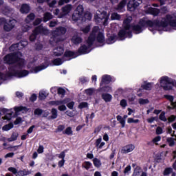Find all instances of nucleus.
Instances as JSON below:
<instances>
[{"mask_svg": "<svg viewBox=\"0 0 176 176\" xmlns=\"http://www.w3.org/2000/svg\"><path fill=\"white\" fill-rule=\"evenodd\" d=\"M168 24L170 27H174L175 30H176V18L171 15H166V18L162 19L160 22L159 21H155L153 22L149 20L141 19L139 24L133 26L132 28L133 31L135 32V34H140L142 32V30H144L145 27H148V30L150 31H153L154 28L157 30L159 27L166 28Z\"/></svg>", "mask_w": 176, "mask_h": 176, "instance_id": "obj_1", "label": "nucleus"}, {"mask_svg": "<svg viewBox=\"0 0 176 176\" xmlns=\"http://www.w3.org/2000/svg\"><path fill=\"white\" fill-rule=\"evenodd\" d=\"M133 18L131 16H128L123 23L124 29L121 30L118 32V38L120 41L124 40L125 38H131L133 35L131 34V26H130V23H131Z\"/></svg>", "mask_w": 176, "mask_h": 176, "instance_id": "obj_2", "label": "nucleus"}, {"mask_svg": "<svg viewBox=\"0 0 176 176\" xmlns=\"http://www.w3.org/2000/svg\"><path fill=\"white\" fill-rule=\"evenodd\" d=\"M97 31H98V26L94 27L92 32L87 40L88 46L86 45L81 46L78 50V53H80V54H86V53H90V51L91 50H90V47H91V45H93L94 41H96L95 35Z\"/></svg>", "mask_w": 176, "mask_h": 176, "instance_id": "obj_3", "label": "nucleus"}, {"mask_svg": "<svg viewBox=\"0 0 176 176\" xmlns=\"http://www.w3.org/2000/svg\"><path fill=\"white\" fill-rule=\"evenodd\" d=\"M21 52H17L10 54L6 55L3 60L6 64H14L17 63L19 67H23L24 65V60L20 57H22Z\"/></svg>", "mask_w": 176, "mask_h": 176, "instance_id": "obj_4", "label": "nucleus"}, {"mask_svg": "<svg viewBox=\"0 0 176 176\" xmlns=\"http://www.w3.org/2000/svg\"><path fill=\"white\" fill-rule=\"evenodd\" d=\"M160 85L163 90L168 91V90H173V87L176 86V82L173 78L165 76L160 78Z\"/></svg>", "mask_w": 176, "mask_h": 176, "instance_id": "obj_5", "label": "nucleus"}, {"mask_svg": "<svg viewBox=\"0 0 176 176\" xmlns=\"http://www.w3.org/2000/svg\"><path fill=\"white\" fill-rule=\"evenodd\" d=\"M52 34L53 36L52 39L54 40L55 43L61 42V41H64V39L61 38L62 35H65V34H67V28L63 26L58 27L53 31Z\"/></svg>", "mask_w": 176, "mask_h": 176, "instance_id": "obj_6", "label": "nucleus"}, {"mask_svg": "<svg viewBox=\"0 0 176 176\" xmlns=\"http://www.w3.org/2000/svg\"><path fill=\"white\" fill-rule=\"evenodd\" d=\"M96 23H102L103 25H108V15L105 11H98L94 15Z\"/></svg>", "mask_w": 176, "mask_h": 176, "instance_id": "obj_7", "label": "nucleus"}, {"mask_svg": "<svg viewBox=\"0 0 176 176\" xmlns=\"http://www.w3.org/2000/svg\"><path fill=\"white\" fill-rule=\"evenodd\" d=\"M48 33H49V30L43 27L42 25H41L40 26L34 29V30L33 31V33L30 36V41L31 42H34V41L36 39V35H38V34H43L44 35H47Z\"/></svg>", "mask_w": 176, "mask_h": 176, "instance_id": "obj_8", "label": "nucleus"}, {"mask_svg": "<svg viewBox=\"0 0 176 176\" xmlns=\"http://www.w3.org/2000/svg\"><path fill=\"white\" fill-rule=\"evenodd\" d=\"M142 3V0H130L127 4L128 10L134 12L135 8H138Z\"/></svg>", "mask_w": 176, "mask_h": 176, "instance_id": "obj_9", "label": "nucleus"}, {"mask_svg": "<svg viewBox=\"0 0 176 176\" xmlns=\"http://www.w3.org/2000/svg\"><path fill=\"white\" fill-rule=\"evenodd\" d=\"M16 20L15 19H11L8 21V23H6L3 26L4 30L6 31V32H9L10 31H12V29L14 28V26L16 25Z\"/></svg>", "mask_w": 176, "mask_h": 176, "instance_id": "obj_10", "label": "nucleus"}, {"mask_svg": "<svg viewBox=\"0 0 176 176\" xmlns=\"http://www.w3.org/2000/svg\"><path fill=\"white\" fill-rule=\"evenodd\" d=\"M1 12L5 16H10L14 13V10L10 8L9 6L4 5L1 8Z\"/></svg>", "mask_w": 176, "mask_h": 176, "instance_id": "obj_11", "label": "nucleus"}, {"mask_svg": "<svg viewBox=\"0 0 176 176\" xmlns=\"http://www.w3.org/2000/svg\"><path fill=\"white\" fill-rule=\"evenodd\" d=\"M62 12L60 13V17H64V16H67L68 13L72 10V5L71 4H67L65 6L63 7L62 9Z\"/></svg>", "mask_w": 176, "mask_h": 176, "instance_id": "obj_12", "label": "nucleus"}, {"mask_svg": "<svg viewBox=\"0 0 176 176\" xmlns=\"http://www.w3.org/2000/svg\"><path fill=\"white\" fill-rule=\"evenodd\" d=\"M28 45V42L27 41H21L18 44H13L12 46L10 47V52H14V50H17V47L19 46H23V47H25Z\"/></svg>", "mask_w": 176, "mask_h": 176, "instance_id": "obj_13", "label": "nucleus"}, {"mask_svg": "<svg viewBox=\"0 0 176 176\" xmlns=\"http://www.w3.org/2000/svg\"><path fill=\"white\" fill-rule=\"evenodd\" d=\"M47 67H49V63H47V62H45L44 64L34 67L32 71V72H34V74H37V72H39V71H42V69H46Z\"/></svg>", "mask_w": 176, "mask_h": 176, "instance_id": "obj_14", "label": "nucleus"}, {"mask_svg": "<svg viewBox=\"0 0 176 176\" xmlns=\"http://www.w3.org/2000/svg\"><path fill=\"white\" fill-rule=\"evenodd\" d=\"M72 43L74 45H79L80 43H82L83 42V39L82 37L79 36L78 34H74L72 39H71Z\"/></svg>", "mask_w": 176, "mask_h": 176, "instance_id": "obj_15", "label": "nucleus"}, {"mask_svg": "<svg viewBox=\"0 0 176 176\" xmlns=\"http://www.w3.org/2000/svg\"><path fill=\"white\" fill-rule=\"evenodd\" d=\"M69 99H64L63 100H53L49 102L50 105H63V104H67V102H69Z\"/></svg>", "mask_w": 176, "mask_h": 176, "instance_id": "obj_16", "label": "nucleus"}, {"mask_svg": "<svg viewBox=\"0 0 176 176\" xmlns=\"http://www.w3.org/2000/svg\"><path fill=\"white\" fill-rule=\"evenodd\" d=\"M64 54V48L63 47H58L54 49L53 54L56 56V57H60V56Z\"/></svg>", "mask_w": 176, "mask_h": 176, "instance_id": "obj_17", "label": "nucleus"}, {"mask_svg": "<svg viewBox=\"0 0 176 176\" xmlns=\"http://www.w3.org/2000/svg\"><path fill=\"white\" fill-rule=\"evenodd\" d=\"M16 74L17 73H16V72H10L6 75H5L2 73H0V80H6L8 79V78H10L12 76H15V75H16Z\"/></svg>", "mask_w": 176, "mask_h": 176, "instance_id": "obj_18", "label": "nucleus"}, {"mask_svg": "<svg viewBox=\"0 0 176 176\" xmlns=\"http://www.w3.org/2000/svg\"><path fill=\"white\" fill-rule=\"evenodd\" d=\"M111 80H112V78H111V76L104 75L102 76V81L100 82V86H102V85L105 83L106 85H108L109 83H111Z\"/></svg>", "mask_w": 176, "mask_h": 176, "instance_id": "obj_19", "label": "nucleus"}, {"mask_svg": "<svg viewBox=\"0 0 176 176\" xmlns=\"http://www.w3.org/2000/svg\"><path fill=\"white\" fill-rule=\"evenodd\" d=\"M164 98H166V100H168V101L171 102L172 107L168 106V109H173V108H176V102H173L174 101V97H173V96L164 95Z\"/></svg>", "mask_w": 176, "mask_h": 176, "instance_id": "obj_20", "label": "nucleus"}, {"mask_svg": "<svg viewBox=\"0 0 176 176\" xmlns=\"http://www.w3.org/2000/svg\"><path fill=\"white\" fill-rule=\"evenodd\" d=\"M134 148L135 146L133 144L127 145L122 149V153H129L130 152H133V151H134Z\"/></svg>", "mask_w": 176, "mask_h": 176, "instance_id": "obj_21", "label": "nucleus"}, {"mask_svg": "<svg viewBox=\"0 0 176 176\" xmlns=\"http://www.w3.org/2000/svg\"><path fill=\"white\" fill-rule=\"evenodd\" d=\"M99 31H100V28H98V31L95 32V38H96V35L98 34L97 36V41L100 43H102V42H104V34H102V33H99Z\"/></svg>", "mask_w": 176, "mask_h": 176, "instance_id": "obj_22", "label": "nucleus"}, {"mask_svg": "<svg viewBox=\"0 0 176 176\" xmlns=\"http://www.w3.org/2000/svg\"><path fill=\"white\" fill-rule=\"evenodd\" d=\"M30 10H31V9L28 4H23L20 9L21 13H29Z\"/></svg>", "mask_w": 176, "mask_h": 176, "instance_id": "obj_23", "label": "nucleus"}, {"mask_svg": "<svg viewBox=\"0 0 176 176\" xmlns=\"http://www.w3.org/2000/svg\"><path fill=\"white\" fill-rule=\"evenodd\" d=\"M35 20V14L34 13H30L29 15L27 16L25 21L26 24H30L31 21H34Z\"/></svg>", "mask_w": 176, "mask_h": 176, "instance_id": "obj_24", "label": "nucleus"}, {"mask_svg": "<svg viewBox=\"0 0 176 176\" xmlns=\"http://www.w3.org/2000/svg\"><path fill=\"white\" fill-rule=\"evenodd\" d=\"M102 98L105 102H111L112 100V96L109 94H102Z\"/></svg>", "mask_w": 176, "mask_h": 176, "instance_id": "obj_25", "label": "nucleus"}, {"mask_svg": "<svg viewBox=\"0 0 176 176\" xmlns=\"http://www.w3.org/2000/svg\"><path fill=\"white\" fill-rule=\"evenodd\" d=\"M148 12L150 14H153V16H157V14L160 13V10H159V9L153 8H148Z\"/></svg>", "mask_w": 176, "mask_h": 176, "instance_id": "obj_26", "label": "nucleus"}, {"mask_svg": "<svg viewBox=\"0 0 176 176\" xmlns=\"http://www.w3.org/2000/svg\"><path fill=\"white\" fill-rule=\"evenodd\" d=\"M82 17H83V15H81L80 14L78 13L77 12H74L72 19L73 20V21H78V20H80V19H82Z\"/></svg>", "mask_w": 176, "mask_h": 176, "instance_id": "obj_27", "label": "nucleus"}, {"mask_svg": "<svg viewBox=\"0 0 176 176\" xmlns=\"http://www.w3.org/2000/svg\"><path fill=\"white\" fill-rule=\"evenodd\" d=\"M126 3H127V1L126 0H122L118 5L117 8H116V10L122 11L124 9V6H126Z\"/></svg>", "mask_w": 176, "mask_h": 176, "instance_id": "obj_28", "label": "nucleus"}, {"mask_svg": "<svg viewBox=\"0 0 176 176\" xmlns=\"http://www.w3.org/2000/svg\"><path fill=\"white\" fill-rule=\"evenodd\" d=\"M98 90L102 93H110V91H112V88L109 86H105L99 88Z\"/></svg>", "mask_w": 176, "mask_h": 176, "instance_id": "obj_29", "label": "nucleus"}, {"mask_svg": "<svg viewBox=\"0 0 176 176\" xmlns=\"http://www.w3.org/2000/svg\"><path fill=\"white\" fill-rule=\"evenodd\" d=\"M153 83L144 82V85H142V89L144 90H151Z\"/></svg>", "mask_w": 176, "mask_h": 176, "instance_id": "obj_30", "label": "nucleus"}, {"mask_svg": "<svg viewBox=\"0 0 176 176\" xmlns=\"http://www.w3.org/2000/svg\"><path fill=\"white\" fill-rule=\"evenodd\" d=\"M116 41V35L113 34L108 38V39L107 40V43H108V45H111L112 43H115Z\"/></svg>", "mask_w": 176, "mask_h": 176, "instance_id": "obj_31", "label": "nucleus"}, {"mask_svg": "<svg viewBox=\"0 0 176 176\" xmlns=\"http://www.w3.org/2000/svg\"><path fill=\"white\" fill-rule=\"evenodd\" d=\"M19 137V133L16 132H13L11 135V137L8 139V141L9 142H12L13 141H16L17 140V138Z\"/></svg>", "mask_w": 176, "mask_h": 176, "instance_id": "obj_32", "label": "nucleus"}, {"mask_svg": "<svg viewBox=\"0 0 176 176\" xmlns=\"http://www.w3.org/2000/svg\"><path fill=\"white\" fill-rule=\"evenodd\" d=\"M31 174V172L27 170H19L16 173V176H25V175H30Z\"/></svg>", "mask_w": 176, "mask_h": 176, "instance_id": "obj_33", "label": "nucleus"}, {"mask_svg": "<svg viewBox=\"0 0 176 176\" xmlns=\"http://www.w3.org/2000/svg\"><path fill=\"white\" fill-rule=\"evenodd\" d=\"M52 19H53V15H52V14H50V12H46L44 14V23H46V21H49V20H52Z\"/></svg>", "mask_w": 176, "mask_h": 176, "instance_id": "obj_34", "label": "nucleus"}, {"mask_svg": "<svg viewBox=\"0 0 176 176\" xmlns=\"http://www.w3.org/2000/svg\"><path fill=\"white\" fill-rule=\"evenodd\" d=\"M52 63L54 65H61V64H63V63H64V60H63V59H61V58H57L54 59L52 61Z\"/></svg>", "mask_w": 176, "mask_h": 176, "instance_id": "obj_35", "label": "nucleus"}, {"mask_svg": "<svg viewBox=\"0 0 176 176\" xmlns=\"http://www.w3.org/2000/svg\"><path fill=\"white\" fill-rule=\"evenodd\" d=\"M31 28H32V26L31 25V24H30V23L24 24L22 26V31L23 32H27V31H30V30H31Z\"/></svg>", "mask_w": 176, "mask_h": 176, "instance_id": "obj_36", "label": "nucleus"}, {"mask_svg": "<svg viewBox=\"0 0 176 176\" xmlns=\"http://www.w3.org/2000/svg\"><path fill=\"white\" fill-rule=\"evenodd\" d=\"M51 116H50V119H57V109L53 108L51 110Z\"/></svg>", "mask_w": 176, "mask_h": 176, "instance_id": "obj_37", "label": "nucleus"}, {"mask_svg": "<svg viewBox=\"0 0 176 176\" xmlns=\"http://www.w3.org/2000/svg\"><path fill=\"white\" fill-rule=\"evenodd\" d=\"M47 97V94H46V91H41L39 92L38 98L39 100H45Z\"/></svg>", "mask_w": 176, "mask_h": 176, "instance_id": "obj_38", "label": "nucleus"}, {"mask_svg": "<svg viewBox=\"0 0 176 176\" xmlns=\"http://www.w3.org/2000/svg\"><path fill=\"white\" fill-rule=\"evenodd\" d=\"M166 141H167L169 146H174V145H175V142H174L175 139L173 138H168L166 139Z\"/></svg>", "mask_w": 176, "mask_h": 176, "instance_id": "obj_39", "label": "nucleus"}, {"mask_svg": "<svg viewBox=\"0 0 176 176\" xmlns=\"http://www.w3.org/2000/svg\"><path fill=\"white\" fill-rule=\"evenodd\" d=\"M74 12H77L78 14H81L82 16H83V6L82 5L78 6L76 10Z\"/></svg>", "mask_w": 176, "mask_h": 176, "instance_id": "obj_40", "label": "nucleus"}, {"mask_svg": "<svg viewBox=\"0 0 176 176\" xmlns=\"http://www.w3.org/2000/svg\"><path fill=\"white\" fill-rule=\"evenodd\" d=\"M116 119L118 122H120V124H122V127H124V124L126 123V121L122 118L121 116H117Z\"/></svg>", "mask_w": 176, "mask_h": 176, "instance_id": "obj_41", "label": "nucleus"}, {"mask_svg": "<svg viewBox=\"0 0 176 176\" xmlns=\"http://www.w3.org/2000/svg\"><path fill=\"white\" fill-rule=\"evenodd\" d=\"M111 20H120V16L119 14L114 12L111 14Z\"/></svg>", "mask_w": 176, "mask_h": 176, "instance_id": "obj_42", "label": "nucleus"}, {"mask_svg": "<svg viewBox=\"0 0 176 176\" xmlns=\"http://www.w3.org/2000/svg\"><path fill=\"white\" fill-rule=\"evenodd\" d=\"M19 78H24V76H27L28 75V71L27 70H23L21 71L19 74Z\"/></svg>", "mask_w": 176, "mask_h": 176, "instance_id": "obj_43", "label": "nucleus"}, {"mask_svg": "<svg viewBox=\"0 0 176 176\" xmlns=\"http://www.w3.org/2000/svg\"><path fill=\"white\" fill-rule=\"evenodd\" d=\"M94 164L95 167H100L101 166V161L97 158H94L93 160Z\"/></svg>", "mask_w": 176, "mask_h": 176, "instance_id": "obj_44", "label": "nucleus"}, {"mask_svg": "<svg viewBox=\"0 0 176 176\" xmlns=\"http://www.w3.org/2000/svg\"><path fill=\"white\" fill-rule=\"evenodd\" d=\"M10 129H13V124H12V123H10V124L3 126V130L4 131H8L10 130Z\"/></svg>", "mask_w": 176, "mask_h": 176, "instance_id": "obj_45", "label": "nucleus"}, {"mask_svg": "<svg viewBox=\"0 0 176 176\" xmlns=\"http://www.w3.org/2000/svg\"><path fill=\"white\" fill-rule=\"evenodd\" d=\"M65 57H74L75 52L72 51H66L64 54Z\"/></svg>", "mask_w": 176, "mask_h": 176, "instance_id": "obj_46", "label": "nucleus"}, {"mask_svg": "<svg viewBox=\"0 0 176 176\" xmlns=\"http://www.w3.org/2000/svg\"><path fill=\"white\" fill-rule=\"evenodd\" d=\"M92 164H91L90 162H85L82 164V167L84 168H86V170H89V168H90V167H91Z\"/></svg>", "mask_w": 176, "mask_h": 176, "instance_id": "obj_47", "label": "nucleus"}, {"mask_svg": "<svg viewBox=\"0 0 176 176\" xmlns=\"http://www.w3.org/2000/svg\"><path fill=\"white\" fill-rule=\"evenodd\" d=\"M139 104L140 105H145V104H149V100L140 98L139 99Z\"/></svg>", "mask_w": 176, "mask_h": 176, "instance_id": "obj_48", "label": "nucleus"}, {"mask_svg": "<svg viewBox=\"0 0 176 176\" xmlns=\"http://www.w3.org/2000/svg\"><path fill=\"white\" fill-rule=\"evenodd\" d=\"M34 115H37L38 116H41L42 113H43V110L42 109H36L34 111Z\"/></svg>", "mask_w": 176, "mask_h": 176, "instance_id": "obj_49", "label": "nucleus"}, {"mask_svg": "<svg viewBox=\"0 0 176 176\" xmlns=\"http://www.w3.org/2000/svg\"><path fill=\"white\" fill-rule=\"evenodd\" d=\"M58 94H60L62 96V98L65 96V89H64L62 87H59L58 89Z\"/></svg>", "mask_w": 176, "mask_h": 176, "instance_id": "obj_50", "label": "nucleus"}, {"mask_svg": "<svg viewBox=\"0 0 176 176\" xmlns=\"http://www.w3.org/2000/svg\"><path fill=\"white\" fill-rule=\"evenodd\" d=\"M173 173L172 168H166L164 171V175H170Z\"/></svg>", "mask_w": 176, "mask_h": 176, "instance_id": "obj_51", "label": "nucleus"}, {"mask_svg": "<svg viewBox=\"0 0 176 176\" xmlns=\"http://www.w3.org/2000/svg\"><path fill=\"white\" fill-rule=\"evenodd\" d=\"M160 120H162L163 122H167V118H166V113L164 112H162L160 113Z\"/></svg>", "mask_w": 176, "mask_h": 176, "instance_id": "obj_52", "label": "nucleus"}, {"mask_svg": "<svg viewBox=\"0 0 176 176\" xmlns=\"http://www.w3.org/2000/svg\"><path fill=\"white\" fill-rule=\"evenodd\" d=\"M8 171H10V173H12V174H14V175H17V169H16V168L14 167H10L8 168Z\"/></svg>", "mask_w": 176, "mask_h": 176, "instance_id": "obj_53", "label": "nucleus"}, {"mask_svg": "<svg viewBox=\"0 0 176 176\" xmlns=\"http://www.w3.org/2000/svg\"><path fill=\"white\" fill-rule=\"evenodd\" d=\"M87 102H82L81 103H80V104L78 105V108L80 109H83V108H87Z\"/></svg>", "mask_w": 176, "mask_h": 176, "instance_id": "obj_54", "label": "nucleus"}, {"mask_svg": "<svg viewBox=\"0 0 176 176\" xmlns=\"http://www.w3.org/2000/svg\"><path fill=\"white\" fill-rule=\"evenodd\" d=\"M80 31H82L83 34H87V32L90 31V26H86L85 28H82L80 29Z\"/></svg>", "mask_w": 176, "mask_h": 176, "instance_id": "obj_55", "label": "nucleus"}, {"mask_svg": "<svg viewBox=\"0 0 176 176\" xmlns=\"http://www.w3.org/2000/svg\"><path fill=\"white\" fill-rule=\"evenodd\" d=\"M65 134H67V135H72V129H71V127H67L65 130Z\"/></svg>", "mask_w": 176, "mask_h": 176, "instance_id": "obj_56", "label": "nucleus"}, {"mask_svg": "<svg viewBox=\"0 0 176 176\" xmlns=\"http://www.w3.org/2000/svg\"><path fill=\"white\" fill-rule=\"evenodd\" d=\"M120 104L122 108L127 107V101L124 99L121 100Z\"/></svg>", "mask_w": 176, "mask_h": 176, "instance_id": "obj_57", "label": "nucleus"}, {"mask_svg": "<svg viewBox=\"0 0 176 176\" xmlns=\"http://www.w3.org/2000/svg\"><path fill=\"white\" fill-rule=\"evenodd\" d=\"M101 141H102V138H99L98 139L96 140V142H95V146H96V148H98V147L100 146V144H101Z\"/></svg>", "mask_w": 176, "mask_h": 176, "instance_id": "obj_58", "label": "nucleus"}, {"mask_svg": "<svg viewBox=\"0 0 176 176\" xmlns=\"http://www.w3.org/2000/svg\"><path fill=\"white\" fill-rule=\"evenodd\" d=\"M42 23V19L37 18L36 20L33 22V25H38V24H41Z\"/></svg>", "mask_w": 176, "mask_h": 176, "instance_id": "obj_59", "label": "nucleus"}, {"mask_svg": "<svg viewBox=\"0 0 176 176\" xmlns=\"http://www.w3.org/2000/svg\"><path fill=\"white\" fill-rule=\"evenodd\" d=\"M65 152H67V150H65V151H62V152L58 155L59 159H62V160H64V158L65 157Z\"/></svg>", "mask_w": 176, "mask_h": 176, "instance_id": "obj_60", "label": "nucleus"}, {"mask_svg": "<svg viewBox=\"0 0 176 176\" xmlns=\"http://www.w3.org/2000/svg\"><path fill=\"white\" fill-rule=\"evenodd\" d=\"M85 93L87 94H88L89 96H91V94H93V93H94V89L90 88V89H86Z\"/></svg>", "mask_w": 176, "mask_h": 176, "instance_id": "obj_61", "label": "nucleus"}, {"mask_svg": "<svg viewBox=\"0 0 176 176\" xmlns=\"http://www.w3.org/2000/svg\"><path fill=\"white\" fill-rule=\"evenodd\" d=\"M58 109L59 111H67V107H65V105L64 104H60L58 107Z\"/></svg>", "mask_w": 176, "mask_h": 176, "instance_id": "obj_62", "label": "nucleus"}, {"mask_svg": "<svg viewBox=\"0 0 176 176\" xmlns=\"http://www.w3.org/2000/svg\"><path fill=\"white\" fill-rule=\"evenodd\" d=\"M128 123H138L140 120H133V118H128Z\"/></svg>", "mask_w": 176, "mask_h": 176, "instance_id": "obj_63", "label": "nucleus"}, {"mask_svg": "<svg viewBox=\"0 0 176 176\" xmlns=\"http://www.w3.org/2000/svg\"><path fill=\"white\" fill-rule=\"evenodd\" d=\"M157 119V117H151L147 119V122L148 123H153V122H155V120H156Z\"/></svg>", "mask_w": 176, "mask_h": 176, "instance_id": "obj_64", "label": "nucleus"}]
</instances>
